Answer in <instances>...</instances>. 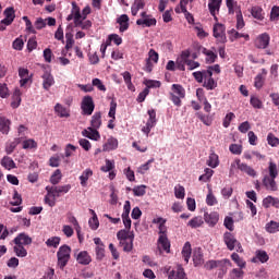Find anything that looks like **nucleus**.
Wrapping results in <instances>:
<instances>
[{
  "label": "nucleus",
  "instance_id": "obj_1",
  "mask_svg": "<svg viewBox=\"0 0 279 279\" xmlns=\"http://www.w3.org/2000/svg\"><path fill=\"white\" fill-rule=\"evenodd\" d=\"M47 194L45 196V203L50 206V208H53L56 206V202L58 197L61 195H64L71 191V184L65 185H53V186H46Z\"/></svg>",
  "mask_w": 279,
  "mask_h": 279
},
{
  "label": "nucleus",
  "instance_id": "obj_2",
  "mask_svg": "<svg viewBox=\"0 0 279 279\" xmlns=\"http://www.w3.org/2000/svg\"><path fill=\"white\" fill-rule=\"evenodd\" d=\"M191 58V51L184 50L180 58L177 59V66L179 71H185V64L189 68V71H195V69H199V62L193 61Z\"/></svg>",
  "mask_w": 279,
  "mask_h": 279
},
{
  "label": "nucleus",
  "instance_id": "obj_3",
  "mask_svg": "<svg viewBox=\"0 0 279 279\" xmlns=\"http://www.w3.org/2000/svg\"><path fill=\"white\" fill-rule=\"evenodd\" d=\"M238 169L251 178H256V170H254V168L250 167L247 163L241 162V159L239 158L231 162L229 175H234Z\"/></svg>",
  "mask_w": 279,
  "mask_h": 279
},
{
  "label": "nucleus",
  "instance_id": "obj_4",
  "mask_svg": "<svg viewBox=\"0 0 279 279\" xmlns=\"http://www.w3.org/2000/svg\"><path fill=\"white\" fill-rule=\"evenodd\" d=\"M57 258H58V267L60 269H64L66 265L69 264V260H71V246L64 244L59 247L57 252Z\"/></svg>",
  "mask_w": 279,
  "mask_h": 279
},
{
  "label": "nucleus",
  "instance_id": "obj_5",
  "mask_svg": "<svg viewBox=\"0 0 279 279\" xmlns=\"http://www.w3.org/2000/svg\"><path fill=\"white\" fill-rule=\"evenodd\" d=\"M223 241L228 250H230V252L234 250H236V252H240V253L243 252V246L241 245V242H239L234 236V234H232L231 232H226L223 234Z\"/></svg>",
  "mask_w": 279,
  "mask_h": 279
},
{
  "label": "nucleus",
  "instance_id": "obj_6",
  "mask_svg": "<svg viewBox=\"0 0 279 279\" xmlns=\"http://www.w3.org/2000/svg\"><path fill=\"white\" fill-rule=\"evenodd\" d=\"M148 119L146 122V125L142 128V132L146 134V136H149V132L156 128V124L158 123V119H156V110L149 109L147 111Z\"/></svg>",
  "mask_w": 279,
  "mask_h": 279
},
{
  "label": "nucleus",
  "instance_id": "obj_7",
  "mask_svg": "<svg viewBox=\"0 0 279 279\" xmlns=\"http://www.w3.org/2000/svg\"><path fill=\"white\" fill-rule=\"evenodd\" d=\"M213 32L217 43H221V44L227 43L228 38L226 37V26L223 24L216 23L214 25Z\"/></svg>",
  "mask_w": 279,
  "mask_h": 279
},
{
  "label": "nucleus",
  "instance_id": "obj_8",
  "mask_svg": "<svg viewBox=\"0 0 279 279\" xmlns=\"http://www.w3.org/2000/svg\"><path fill=\"white\" fill-rule=\"evenodd\" d=\"M136 25L141 27H154L156 25V19L147 14V12H142L141 19L136 21Z\"/></svg>",
  "mask_w": 279,
  "mask_h": 279
},
{
  "label": "nucleus",
  "instance_id": "obj_9",
  "mask_svg": "<svg viewBox=\"0 0 279 279\" xmlns=\"http://www.w3.org/2000/svg\"><path fill=\"white\" fill-rule=\"evenodd\" d=\"M83 114H87V117H90L93 112L95 111V102L93 101V97L85 96L82 100L81 105Z\"/></svg>",
  "mask_w": 279,
  "mask_h": 279
},
{
  "label": "nucleus",
  "instance_id": "obj_10",
  "mask_svg": "<svg viewBox=\"0 0 279 279\" xmlns=\"http://www.w3.org/2000/svg\"><path fill=\"white\" fill-rule=\"evenodd\" d=\"M130 210H132V205L130 201H125L122 213V221L124 223L125 230H130L132 228V219H130Z\"/></svg>",
  "mask_w": 279,
  "mask_h": 279
},
{
  "label": "nucleus",
  "instance_id": "obj_11",
  "mask_svg": "<svg viewBox=\"0 0 279 279\" xmlns=\"http://www.w3.org/2000/svg\"><path fill=\"white\" fill-rule=\"evenodd\" d=\"M74 14L76 16L75 27H81V29H90V27H93V22L82 17V13H80L77 10H74Z\"/></svg>",
  "mask_w": 279,
  "mask_h": 279
},
{
  "label": "nucleus",
  "instance_id": "obj_12",
  "mask_svg": "<svg viewBox=\"0 0 279 279\" xmlns=\"http://www.w3.org/2000/svg\"><path fill=\"white\" fill-rule=\"evenodd\" d=\"M168 274V279H187L186 272H184V268L182 266H178L177 269H172L169 271V268H165Z\"/></svg>",
  "mask_w": 279,
  "mask_h": 279
},
{
  "label": "nucleus",
  "instance_id": "obj_13",
  "mask_svg": "<svg viewBox=\"0 0 279 279\" xmlns=\"http://www.w3.org/2000/svg\"><path fill=\"white\" fill-rule=\"evenodd\" d=\"M204 221L209 226V228H215L217 223H219V213L217 211H205L204 213Z\"/></svg>",
  "mask_w": 279,
  "mask_h": 279
},
{
  "label": "nucleus",
  "instance_id": "obj_14",
  "mask_svg": "<svg viewBox=\"0 0 279 279\" xmlns=\"http://www.w3.org/2000/svg\"><path fill=\"white\" fill-rule=\"evenodd\" d=\"M157 245L160 254H162V252H166L167 254L171 252V243L169 242V238H167V235H159Z\"/></svg>",
  "mask_w": 279,
  "mask_h": 279
},
{
  "label": "nucleus",
  "instance_id": "obj_15",
  "mask_svg": "<svg viewBox=\"0 0 279 279\" xmlns=\"http://www.w3.org/2000/svg\"><path fill=\"white\" fill-rule=\"evenodd\" d=\"M41 80H43V88L45 90H49V88H51V86H53V84H56V80L53 78V75L51 74V72H45L41 75Z\"/></svg>",
  "mask_w": 279,
  "mask_h": 279
},
{
  "label": "nucleus",
  "instance_id": "obj_16",
  "mask_svg": "<svg viewBox=\"0 0 279 279\" xmlns=\"http://www.w3.org/2000/svg\"><path fill=\"white\" fill-rule=\"evenodd\" d=\"M221 2L222 0H209L208 2L209 12L215 21H217V14H219V10H221Z\"/></svg>",
  "mask_w": 279,
  "mask_h": 279
},
{
  "label": "nucleus",
  "instance_id": "obj_17",
  "mask_svg": "<svg viewBox=\"0 0 279 279\" xmlns=\"http://www.w3.org/2000/svg\"><path fill=\"white\" fill-rule=\"evenodd\" d=\"M19 75H20V86H25L26 84H29L32 82V74H29V70L25 68L19 69Z\"/></svg>",
  "mask_w": 279,
  "mask_h": 279
},
{
  "label": "nucleus",
  "instance_id": "obj_18",
  "mask_svg": "<svg viewBox=\"0 0 279 279\" xmlns=\"http://www.w3.org/2000/svg\"><path fill=\"white\" fill-rule=\"evenodd\" d=\"M82 135L85 136V138H89L90 141H99V138H101L99 131H97V129H93L90 126L83 130Z\"/></svg>",
  "mask_w": 279,
  "mask_h": 279
},
{
  "label": "nucleus",
  "instance_id": "obj_19",
  "mask_svg": "<svg viewBox=\"0 0 279 279\" xmlns=\"http://www.w3.org/2000/svg\"><path fill=\"white\" fill-rule=\"evenodd\" d=\"M203 82V86L207 90H215V88H217V82L215 81V78H213V73L210 71H207L205 80Z\"/></svg>",
  "mask_w": 279,
  "mask_h": 279
},
{
  "label": "nucleus",
  "instance_id": "obj_20",
  "mask_svg": "<svg viewBox=\"0 0 279 279\" xmlns=\"http://www.w3.org/2000/svg\"><path fill=\"white\" fill-rule=\"evenodd\" d=\"M4 19L1 21L3 25H12L14 23V19H16V15L14 14V8H7L4 10Z\"/></svg>",
  "mask_w": 279,
  "mask_h": 279
},
{
  "label": "nucleus",
  "instance_id": "obj_21",
  "mask_svg": "<svg viewBox=\"0 0 279 279\" xmlns=\"http://www.w3.org/2000/svg\"><path fill=\"white\" fill-rule=\"evenodd\" d=\"M263 184L267 191H278V184H276V178L274 177L265 175Z\"/></svg>",
  "mask_w": 279,
  "mask_h": 279
},
{
  "label": "nucleus",
  "instance_id": "obj_22",
  "mask_svg": "<svg viewBox=\"0 0 279 279\" xmlns=\"http://www.w3.org/2000/svg\"><path fill=\"white\" fill-rule=\"evenodd\" d=\"M13 243L15 245H32V238L27 233H20L14 238Z\"/></svg>",
  "mask_w": 279,
  "mask_h": 279
},
{
  "label": "nucleus",
  "instance_id": "obj_23",
  "mask_svg": "<svg viewBox=\"0 0 279 279\" xmlns=\"http://www.w3.org/2000/svg\"><path fill=\"white\" fill-rule=\"evenodd\" d=\"M117 23L120 25V32H128L130 28V17L128 14H122L117 19Z\"/></svg>",
  "mask_w": 279,
  "mask_h": 279
},
{
  "label": "nucleus",
  "instance_id": "obj_24",
  "mask_svg": "<svg viewBox=\"0 0 279 279\" xmlns=\"http://www.w3.org/2000/svg\"><path fill=\"white\" fill-rule=\"evenodd\" d=\"M193 263L195 267H199V265H204V254L202 253V248L199 247L194 248Z\"/></svg>",
  "mask_w": 279,
  "mask_h": 279
},
{
  "label": "nucleus",
  "instance_id": "obj_25",
  "mask_svg": "<svg viewBox=\"0 0 279 279\" xmlns=\"http://www.w3.org/2000/svg\"><path fill=\"white\" fill-rule=\"evenodd\" d=\"M269 47V35L262 34L256 39V48L257 49H267Z\"/></svg>",
  "mask_w": 279,
  "mask_h": 279
},
{
  "label": "nucleus",
  "instance_id": "obj_26",
  "mask_svg": "<svg viewBox=\"0 0 279 279\" xmlns=\"http://www.w3.org/2000/svg\"><path fill=\"white\" fill-rule=\"evenodd\" d=\"M119 147V141L114 137L107 140L102 146V151H114Z\"/></svg>",
  "mask_w": 279,
  "mask_h": 279
},
{
  "label": "nucleus",
  "instance_id": "obj_27",
  "mask_svg": "<svg viewBox=\"0 0 279 279\" xmlns=\"http://www.w3.org/2000/svg\"><path fill=\"white\" fill-rule=\"evenodd\" d=\"M90 178H93V171L90 170V168H87L82 172V174L78 178L81 182V186L83 187L88 186V179Z\"/></svg>",
  "mask_w": 279,
  "mask_h": 279
},
{
  "label": "nucleus",
  "instance_id": "obj_28",
  "mask_svg": "<svg viewBox=\"0 0 279 279\" xmlns=\"http://www.w3.org/2000/svg\"><path fill=\"white\" fill-rule=\"evenodd\" d=\"M120 246L123 248V252H132L134 248V232H131L130 239L120 242Z\"/></svg>",
  "mask_w": 279,
  "mask_h": 279
},
{
  "label": "nucleus",
  "instance_id": "obj_29",
  "mask_svg": "<svg viewBox=\"0 0 279 279\" xmlns=\"http://www.w3.org/2000/svg\"><path fill=\"white\" fill-rule=\"evenodd\" d=\"M259 260V263H267V260H269V255L267 254L266 251L263 250H258L255 252V257L252 259V263H257Z\"/></svg>",
  "mask_w": 279,
  "mask_h": 279
},
{
  "label": "nucleus",
  "instance_id": "obj_30",
  "mask_svg": "<svg viewBox=\"0 0 279 279\" xmlns=\"http://www.w3.org/2000/svg\"><path fill=\"white\" fill-rule=\"evenodd\" d=\"M264 208H279V199L272 196H267L263 199Z\"/></svg>",
  "mask_w": 279,
  "mask_h": 279
},
{
  "label": "nucleus",
  "instance_id": "obj_31",
  "mask_svg": "<svg viewBox=\"0 0 279 279\" xmlns=\"http://www.w3.org/2000/svg\"><path fill=\"white\" fill-rule=\"evenodd\" d=\"M12 124V122L10 121V119L0 116V132L2 134H9L10 133V125Z\"/></svg>",
  "mask_w": 279,
  "mask_h": 279
},
{
  "label": "nucleus",
  "instance_id": "obj_32",
  "mask_svg": "<svg viewBox=\"0 0 279 279\" xmlns=\"http://www.w3.org/2000/svg\"><path fill=\"white\" fill-rule=\"evenodd\" d=\"M76 260L80 265H90V255L88 252L82 251L76 255Z\"/></svg>",
  "mask_w": 279,
  "mask_h": 279
},
{
  "label": "nucleus",
  "instance_id": "obj_33",
  "mask_svg": "<svg viewBox=\"0 0 279 279\" xmlns=\"http://www.w3.org/2000/svg\"><path fill=\"white\" fill-rule=\"evenodd\" d=\"M266 232L268 234H276L279 232V222L276 220H270L269 222L266 223L265 226Z\"/></svg>",
  "mask_w": 279,
  "mask_h": 279
},
{
  "label": "nucleus",
  "instance_id": "obj_34",
  "mask_svg": "<svg viewBox=\"0 0 279 279\" xmlns=\"http://www.w3.org/2000/svg\"><path fill=\"white\" fill-rule=\"evenodd\" d=\"M145 8V0H135L131 7V14L132 16H136L140 10H144Z\"/></svg>",
  "mask_w": 279,
  "mask_h": 279
},
{
  "label": "nucleus",
  "instance_id": "obj_35",
  "mask_svg": "<svg viewBox=\"0 0 279 279\" xmlns=\"http://www.w3.org/2000/svg\"><path fill=\"white\" fill-rule=\"evenodd\" d=\"M1 167H3L4 169H8V171L12 170V169H16V163L14 162V160L8 156L3 157L0 161Z\"/></svg>",
  "mask_w": 279,
  "mask_h": 279
},
{
  "label": "nucleus",
  "instance_id": "obj_36",
  "mask_svg": "<svg viewBox=\"0 0 279 279\" xmlns=\"http://www.w3.org/2000/svg\"><path fill=\"white\" fill-rule=\"evenodd\" d=\"M89 213L92 218L88 220V226L90 230H97V228H99V218H97V213H95L93 209H89Z\"/></svg>",
  "mask_w": 279,
  "mask_h": 279
},
{
  "label": "nucleus",
  "instance_id": "obj_37",
  "mask_svg": "<svg viewBox=\"0 0 279 279\" xmlns=\"http://www.w3.org/2000/svg\"><path fill=\"white\" fill-rule=\"evenodd\" d=\"M191 254H193V248H191V242H186L182 248V256L186 264L191 260Z\"/></svg>",
  "mask_w": 279,
  "mask_h": 279
},
{
  "label": "nucleus",
  "instance_id": "obj_38",
  "mask_svg": "<svg viewBox=\"0 0 279 279\" xmlns=\"http://www.w3.org/2000/svg\"><path fill=\"white\" fill-rule=\"evenodd\" d=\"M54 112L58 113V116L61 119H64V118L66 119V118L71 117L68 109L64 106H62L61 104H57L54 106Z\"/></svg>",
  "mask_w": 279,
  "mask_h": 279
},
{
  "label": "nucleus",
  "instance_id": "obj_39",
  "mask_svg": "<svg viewBox=\"0 0 279 279\" xmlns=\"http://www.w3.org/2000/svg\"><path fill=\"white\" fill-rule=\"evenodd\" d=\"M207 165L211 167V169H217V167H219V156L215 153L209 154Z\"/></svg>",
  "mask_w": 279,
  "mask_h": 279
},
{
  "label": "nucleus",
  "instance_id": "obj_40",
  "mask_svg": "<svg viewBox=\"0 0 279 279\" xmlns=\"http://www.w3.org/2000/svg\"><path fill=\"white\" fill-rule=\"evenodd\" d=\"M203 53L206 56L205 60L207 64H213L217 60V53H215L213 50L204 48Z\"/></svg>",
  "mask_w": 279,
  "mask_h": 279
},
{
  "label": "nucleus",
  "instance_id": "obj_41",
  "mask_svg": "<svg viewBox=\"0 0 279 279\" xmlns=\"http://www.w3.org/2000/svg\"><path fill=\"white\" fill-rule=\"evenodd\" d=\"M130 236H132V232H130V229H122V230L118 231V233H117V239H118L119 243H121V242L123 243L128 239L130 240Z\"/></svg>",
  "mask_w": 279,
  "mask_h": 279
},
{
  "label": "nucleus",
  "instance_id": "obj_42",
  "mask_svg": "<svg viewBox=\"0 0 279 279\" xmlns=\"http://www.w3.org/2000/svg\"><path fill=\"white\" fill-rule=\"evenodd\" d=\"M13 252L19 258H25V256H27V250L21 244H15Z\"/></svg>",
  "mask_w": 279,
  "mask_h": 279
},
{
  "label": "nucleus",
  "instance_id": "obj_43",
  "mask_svg": "<svg viewBox=\"0 0 279 279\" xmlns=\"http://www.w3.org/2000/svg\"><path fill=\"white\" fill-rule=\"evenodd\" d=\"M187 226H190V228H202V226H204V218L196 216L187 222Z\"/></svg>",
  "mask_w": 279,
  "mask_h": 279
},
{
  "label": "nucleus",
  "instance_id": "obj_44",
  "mask_svg": "<svg viewBox=\"0 0 279 279\" xmlns=\"http://www.w3.org/2000/svg\"><path fill=\"white\" fill-rule=\"evenodd\" d=\"M206 204L207 206H217L219 202L217 201V196L213 193V189L208 190L207 196H206Z\"/></svg>",
  "mask_w": 279,
  "mask_h": 279
},
{
  "label": "nucleus",
  "instance_id": "obj_45",
  "mask_svg": "<svg viewBox=\"0 0 279 279\" xmlns=\"http://www.w3.org/2000/svg\"><path fill=\"white\" fill-rule=\"evenodd\" d=\"M226 3H227V8L229 10V14H239V10H241L239 8V4L236 3V1L234 0H226Z\"/></svg>",
  "mask_w": 279,
  "mask_h": 279
},
{
  "label": "nucleus",
  "instance_id": "obj_46",
  "mask_svg": "<svg viewBox=\"0 0 279 279\" xmlns=\"http://www.w3.org/2000/svg\"><path fill=\"white\" fill-rule=\"evenodd\" d=\"M21 106V89H15L12 96L11 107L19 108Z\"/></svg>",
  "mask_w": 279,
  "mask_h": 279
},
{
  "label": "nucleus",
  "instance_id": "obj_47",
  "mask_svg": "<svg viewBox=\"0 0 279 279\" xmlns=\"http://www.w3.org/2000/svg\"><path fill=\"white\" fill-rule=\"evenodd\" d=\"M92 126L89 128H93L94 130H99V128H101V113H95L93 117H92Z\"/></svg>",
  "mask_w": 279,
  "mask_h": 279
},
{
  "label": "nucleus",
  "instance_id": "obj_48",
  "mask_svg": "<svg viewBox=\"0 0 279 279\" xmlns=\"http://www.w3.org/2000/svg\"><path fill=\"white\" fill-rule=\"evenodd\" d=\"M186 195V190L184 189V186L178 184L174 186V197H177V199H184Z\"/></svg>",
  "mask_w": 279,
  "mask_h": 279
},
{
  "label": "nucleus",
  "instance_id": "obj_49",
  "mask_svg": "<svg viewBox=\"0 0 279 279\" xmlns=\"http://www.w3.org/2000/svg\"><path fill=\"white\" fill-rule=\"evenodd\" d=\"M132 192L135 197H143L147 193V185H136L132 189Z\"/></svg>",
  "mask_w": 279,
  "mask_h": 279
},
{
  "label": "nucleus",
  "instance_id": "obj_50",
  "mask_svg": "<svg viewBox=\"0 0 279 279\" xmlns=\"http://www.w3.org/2000/svg\"><path fill=\"white\" fill-rule=\"evenodd\" d=\"M228 34L230 36V40H236L239 38H245V40H250V35L241 34L235 29L229 31Z\"/></svg>",
  "mask_w": 279,
  "mask_h": 279
},
{
  "label": "nucleus",
  "instance_id": "obj_51",
  "mask_svg": "<svg viewBox=\"0 0 279 279\" xmlns=\"http://www.w3.org/2000/svg\"><path fill=\"white\" fill-rule=\"evenodd\" d=\"M61 181H62V171L60 169H57L50 177V182L56 186V184H60Z\"/></svg>",
  "mask_w": 279,
  "mask_h": 279
},
{
  "label": "nucleus",
  "instance_id": "obj_52",
  "mask_svg": "<svg viewBox=\"0 0 279 279\" xmlns=\"http://www.w3.org/2000/svg\"><path fill=\"white\" fill-rule=\"evenodd\" d=\"M189 3V0H180V5L175 7L174 12L177 14H189V11L186 10V4Z\"/></svg>",
  "mask_w": 279,
  "mask_h": 279
},
{
  "label": "nucleus",
  "instance_id": "obj_53",
  "mask_svg": "<svg viewBox=\"0 0 279 279\" xmlns=\"http://www.w3.org/2000/svg\"><path fill=\"white\" fill-rule=\"evenodd\" d=\"M73 45H75V39H73V33L66 32L65 33V49L66 50L73 49Z\"/></svg>",
  "mask_w": 279,
  "mask_h": 279
},
{
  "label": "nucleus",
  "instance_id": "obj_54",
  "mask_svg": "<svg viewBox=\"0 0 279 279\" xmlns=\"http://www.w3.org/2000/svg\"><path fill=\"white\" fill-rule=\"evenodd\" d=\"M171 90L172 95H178V97L184 98L185 92L182 85L173 84Z\"/></svg>",
  "mask_w": 279,
  "mask_h": 279
},
{
  "label": "nucleus",
  "instance_id": "obj_55",
  "mask_svg": "<svg viewBox=\"0 0 279 279\" xmlns=\"http://www.w3.org/2000/svg\"><path fill=\"white\" fill-rule=\"evenodd\" d=\"M19 143H21L20 138H15L12 142H8L7 146H5V151L7 154H12L14 151V149H16V146L19 145Z\"/></svg>",
  "mask_w": 279,
  "mask_h": 279
},
{
  "label": "nucleus",
  "instance_id": "obj_56",
  "mask_svg": "<svg viewBox=\"0 0 279 279\" xmlns=\"http://www.w3.org/2000/svg\"><path fill=\"white\" fill-rule=\"evenodd\" d=\"M207 73V70L193 72V77L198 82V84H202L206 78Z\"/></svg>",
  "mask_w": 279,
  "mask_h": 279
},
{
  "label": "nucleus",
  "instance_id": "obj_57",
  "mask_svg": "<svg viewBox=\"0 0 279 279\" xmlns=\"http://www.w3.org/2000/svg\"><path fill=\"white\" fill-rule=\"evenodd\" d=\"M222 265H223L222 260L211 259L205 264V269H217V267H221Z\"/></svg>",
  "mask_w": 279,
  "mask_h": 279
},
{
  "label": "nucleus",
  "instance_id": "obj_58",
  "mask_svg": "<svg viewBox=\"0 0 279 279\" xmlns=\"http://www.w3.org/2000/svg\"><path fill=\"white\" fill-rule=\"evenodd\" d=\"M229 150L231 154H234V156H241V154H243V146L239 144H231L229 146Z\"/></svg>",
  "mask_w": 279,
  "mask_h": 279
},
{
  "label": "nucleus",
  "instance_id": "obj_59",
  "mask_svg": "<svg viewBox=\"0 0 279 279\" xmlns=\"http://www.w3.org/2000/svg\"><path fill=\"white\" fill-rule=\"evenodd\" d=\"M267 143L270 147H278L279 146V138L274 135V133H268L267 135Z\"/></svg>",
  "mask_w": 279,
  "mask_h": 279
},
{
  "label": "nucleus",
  "instance_id": "obj_60",
  "mask_svg": "<svg viewBox=\"0 0 279 279\" xmlns=\"http://www.w3.org/2000/svg\"><path fill=\"white\" fill-rule=\"evenodd\" d=\"M105 166L100 168V171H104V173H108L114 169V160L106 159Z\"/></svg>",
  "mask_w": 279,
  "mask_h": 279
},
{
  "label": "nucleus",
  "instance_id": "obj_61",
  "mask_svg": "<svg viewBox=\"0 0 279 279\" xmlns=\"http://www.w3.org/2000/svg\"><path fill=\"white\" fill-rule=\"evenodd\" d=\"M154 162V158L149 159L146 163L140 166L137 168V173H141V175H145L147 173V170L149 169V166Z\"/></svg>",
  "mask_w": 279,
  "mask_h": 279
},
{
  "label": "nucleus",
  "instance_id": "obj_62",
  "mask_svg": "<svg viewBox=\"0 0 279 279\" xmlns=\"http://www.w3.org/2000/svg\"><path fill=\"white\" fill-rule=\"evenodd\" d=\"M231 258L232 260L235 262V264L238 265V267H240V269H243L245 267V262L241 258V256H239V254L232 253Z\"/></svg>",
  "mask_w": 279,
  "mask_h": 279
},
{
  "label": "nucleus",
  "instance_id": "obj_63",
  "mask_svg": "<svg viewBox=\"0 0 279 279\" xmlns=\"http://www.w3.org/2000/svg\"><path fill=\"white\" fill-rule=\"evenodd\" d=\"M250 104L251 106H253V108H256L257 110H260V108H263V101H260L256 96H251Z\"/></svg>",
  "mask_w": 279,
  "mask_h": 279
},
{
  "label": "nucleus",
  "instance_id": "obj_64",
  "mask_svg": "<svg viewBox=\"0 0 279 279\" xmlns=\"http://www.w3.org/2000/svg\"><path fill=\"white\" fill-rule=\"evenodd\" d=\"M46 245L48 247H58V245H60V238L59 236H53L50 238L46 241Z\"/></svg>",
  "mask_w": 279,
  "mask_h": 279
}]
</instances>
